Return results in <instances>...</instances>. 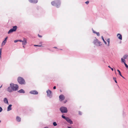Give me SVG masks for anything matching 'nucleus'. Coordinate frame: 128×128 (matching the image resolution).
<instances>
[{"mask_svg": "<svg viewBox=\"0 0 128 128\" xmlns=\"http://www.w3.org/2000/svg\"><path fill=\"white\" fill-rule=\"evenodd\" d=\"M18 41L20 42H22V41L21 40H18Z\"/></svg>", "mask_w": 128, "mask_h": 128, "instance_id": "37", "label": "nucleus"}, {"mask_svg": "<svg viewBox=\"0 0 128 128\" xmlns=\"http://www.w3.org/2000/svg\"><path fill=\"white\" fill-rule=\"evenodd\" d=\"M6 40H4L2 43V45H5V44L6 43Z\"/></svg>", "mask_w": 128, "mask_h": 128, "instance_id": "20", "label": "nucleus"}, {"mask_svg": "<svg viewBox=\"0 0 128 128\" xmlns=\"http://www.w3.org/2000/svg\"><path fill=\"white\" fill-rule=\"evenodd\" d=\"M122 76V77L123 78H124H124H124V76Z\"/></svg>", "mask_w": 128, "mask_h": 128, "instance_id": "44", "label": "nucleus"}, {"mask_svg": "<svg viewBox=\"0 0 128 128\" xmlns=\"http://www.w3.org/2000/svg\"><path fill=\"white\" fill-rule=\"evenodd\" d=\"M128 56L127 55H125L124 56L123 58L124 59H125L127 58Z\"/></svg>", "mask_w": 128, "mask_h": 128, "instance_id": "21", "label": "nucleus"}, {"mask_svg": "<svg viewBox=\"0 0 128 128\" xmlns=\"http://www.w3.org/2000/svg\"><path fill=\"white\" fill-rule=\"evenodd\" d=\"M79 114H81V112H79Z\"/></svg>", "mask_w": 128, "mask_h": 128, "instance_id": "43", "label": "nucleus"}, {"mask_svg": "<svg viewBox=\"0 0 128 128\" xmlns=\"http://www.w3.org/2000/svg\"><path fill=\"white\" fill-rule=\"evenodd\" d=\"M22 44L23 46L26 45L27 43V40L26 38H24L22 41Z\"/></svg>", "mask_w": 128, "mask_h": 128, "instance_id": "10", "label": "nucleus"}, {"mask_svg": "<svg viewBox=\"0 0 128 128\" xmlns=\"http://www.w3.org/2000/svg\"><path fill=\"white\" fill-rule=\"evenodd\" d=\"M89 3V1H87L86 2H85V3L87 4H88Z\"/></svg>", "mask_w": 128, "mask_h": 128, "instance_id": "34", "label": "nucleus"}, {"mask_svg": "<svg viewBox=\"0 0 128 128\" xmlns=\"http://www.w3.org/2000/svg\"><path fill=\"white\" fill-rule=\"evenodd\" d=\"M17 28V26H16L13 27V28H11L8 32V34H9L16 31Z\"/></svg>", "mask_w": 128, "mask_h": 128, "instance_id": "5", "label": "nucleus"}, {"mask_svg": "<svg viewBox=\"0 0 128 128\" xmlns=\"http://www.w3.org/2000/svg\"><path fill=\"white\" fill-rule=\"evenodd\" d=\"M62 118L64 119L65 120H66V118H67V117H66L65 116L63 115H62Z\"/></svg>", "mask_w": 128, "mask_h": 128, "instance_id": "26", "label": "nucleus"}, {"mask_svg": "<svg viewBox=\"0 0 128 128\" xmlns=\"http://www.w3.org/2000/svg\"><path fill=\"white\" fill-rule=\"evenodd\" d=\"M7 38H8V37H6V38H5V39L4 40H7Z\"/></svg>", "mask_w": 128, "mask_h": 128, "instance_id": "40", "label": "nucleus"}, {"mask_svg": "<svg viewBox=\"0 0 128 128\" xmlns=\"http://www.w3.org/2000/svg\"><path fill=\"white\" fill-rule=\"evenodd\" d=\"M61 4V1L60 0H55L51 2V4L52 5L56 6L57 8H59L60 7Z\"/></svg>", "mask_w": 128, "mask_h": 128, "instance_id": "1", "label": "nucleus"}, {"mask_svg": "<svg viewBox=\"0 0 128 128\" xmlns=\"http://www.w3.org/2000/svg\"><path fill=\"white\" fill-rule=\"evenodd\" d=\"M2 87V85L0 86V88H1Z\"/></svg>", "mask_w": 128, "mask_h": 128, "instance_id": "47", "label": "nucleus"}, {"mask_svg": "<svg viewBox=\"0 0 128 128\" xmlns=\"http://www.w3.org/2000/svg\"><path fill=\"white\" fill-rule=\"evenodd\" d=\"M60 110L62 113H67L68 112L66 108L64 107H61L60 108Z\"/></svg>", "mask_w": 128, "mask_h": 128, "instance_id": "4", "label": "nucleus"}, {"mask_svg": "<svg viewBox=\"0 0 128 128\" xmlns=\"http://www.w3.org/2000/svg\"><path fill=\"white\" fill-rule=\"evenodd\" d=\"M1 120H0V122H1Z\"/></svg>", "mask_w": 128, "mask_h": 128, "instance_id": "50", "label": "nucleus"}, {"mask_svg": "<svg viewBox=\"0 0 128 128\" xmlns=\"http://www.w3.org/2000/svg\"><path fill=\"white\" fill-rule=\"evenodd\" d=\"M12 105L11 104L9 105L8 106V107L7 108V111H9L10 110H12V108H11V106H12Z\"/></svg>", "mask_w": 128, "mask_h": 128, "instance_id": "15", "label": "nucleus"}, {"mask_svg": "<svg viewBox=\"0 0 128 128\" xmlns=\"http://www.w3.org/2000/svg\"><path fill=\"white\" fill-rule=\"evenodd\" d=\"M18 82L21 84H24L26 82L22 78L19 77L18 78Z\"/></svg>", "mask_w": 128, "mask_h": 128, "instance_id": "2", "label": "nucleus"}, {"mask_svg": "<svg viewBox=\"0 0 128 128\" xmlns=\"http://www.w3.org/2000/svg\"><path fill=\"white\" fill-rule=\"evenodd\" d=\"M113 79L115 81V82L116 83H117V82L116 80V78L114 77L113 78Z\"/></svg>", "mask_w": 128, "mask_h": 128, "instance_id": "27", "label": "nucleus"}, {"mask_svg": "<svg viewBox=\"0 0 128 128\" xmlns=\"http://www.w3.org/2000/svg\"><path fill=\"white\" fill-rule=\"evenodd\" d=\"M23 47L24 48H25V47L24 46H23Z\"/></svg>", "mask_w": 128, "mask_h": 128, "instance_id": "48", "label": "nucleus"}, {"mask_svg": "<svg viewBox=\"0 0 128 128\" xmlns=\"http://www.w3.org/2000/svg\"><path fill=\"white\" fill-rule=\"evenodd\" d=\"M117 36L118 38L120 40H122V36L121 34H117Z\"/></svg>", "mask_w": 128, "mask_h": 128, "instance_id": "11", "label": "nucleus"}, {"mask_svg": "<svg viewBox=\"0 0 128 128\" xmlns=\"http://www.w3.org/2000/svg\"><path fill=\"white\" fill-rule=\"evenodd\" d=\"M16 120L18 122H20L21 120V118L19 116H17L16 117Z\"/></svg>", "mask_w": 128, "mask_h": 128, "instance_id": "17", "label": "nucleus"}, {"mask_svg": "<svg viewBox=\"0 0 128 128\" xmlns=\"http://www.w3.org/2000/svg\"><path fill=\"white\" fill-rule=\"evenodd\" d=\"M10 86L13 91L17 90H18V86L17 84H10Z\"/></svg>", "mask_w": 128, "mask_h": 128, "instance_id": "3", "label": "nucleus"}, {"mask_svg": "<svg viewBox=\"0 0 128 128\" xmlns=\"http://www.w3.org/2000/svg\"><path fill=\"white\" fill-rule=\"evenodd\" d=\"M108 67L110 68H111L109 66H108Z\"/></svg>", "mask_w": 128, "mask_h": 128, "instance_id": "45", "label": "nucleus"}, {"mask_svg": "<svg viewBox=\"0 0 128 128\" xmlns=\"http://www.w3.org/2000/svg\"><path fill=\"white\" fill-rule=\"evenodd\" d=\"M117 71L118 72L120 75L121 76H122V75L121 74V73L120 72V70H117Z\"/></svg>", "mask_w": 128, "mask_h": 128, "instance_id": "25", "label": "nucleus"}, {"mask_svg": "<svg viewBox=\"0 0 128 128\" xmlns=\"http://www.w3.org/2000/svg\"><path fill=\"white\" fill-rule=\"evenodd\" d=\"M92 31H93V32L94 33L96 34V33L97 32H96L94 30H92Z\"/></svg>", "mask_w": 128, "mask_h": 128, "instance_id": "36", "label": "nucleus"}, {"mask_svg": "<svg viewBox=\"0 0 128 128\" xmlns=\"http://www.w3.org/2000/svg\"><path fill=\"white\" fill-rule=\"evenodd\" d=\"M68 123H69L70 124H73L71 120L68 118L67 117L66 120Z\"/></svg>", "mask_w": 128, "mask_h": 128, "instance_id": "7", "label": "nucleus"}, {"mask_svg": "<svg viewBox=\"0 0 128 128\" xmlns=\"http://www.w3.org/2000/svg\"><path fill=\"white\" fill-rule=\"evenodd\" d=\"M54 48H57L56 47H54Z\"/></svg>", "mask_w": 128, "mask_h": 128, "instance_id": "42", "label": "nucleus"}, {"mask_svg": "<svg viewBox=\"0 0 128 128\" xmlns=\"http://www.w3.org/2000/svg\"><path fill=\"white\" fill-rule=\"evenodd\" d=\"M124 64L126 68H128V65L125 63Z\"/></svg>", "mask_w": 128, "mask_h": 128, "instance_id": "32", "label": "nucleus"}, {"mask_svg": "<svg viewBox=\"0 0 128 128\" xmlns=\"http://www.w3.org/2000/svg\"><path fill=\"white\" fill-rule=\"evenodd\" d=\"M66 102H67V101H66H66H65L64 102V103H66Z\"/></svg>", "mask_w": 128, "mask_h": 128, "instance_id": "46", "label": "nucleus"}, {"mask_svg": "<svg viewBox=\"0 0 128 128\" xmlns=\"http://www.w3.org/2000/svg\"><path fill=\"white\" fill-rule=\"evenodd\" d=\"M99 41L97 39H95L93 41V43L96 45Z\"/></svg>", "mask_w": 128, "mask_h": 128, "instance_id": "13", "label": "nucleus"}, {"mask_svg": "<svg viewBox=\"0 0 128 128\" xmlns=\"http://www.w3.org/2000/svg\"><path fill=\"white\" fill-rule=\"evenodd\" d=\"M56 86H54V87H53V89H56Z\"/></svg>", "mask_w": 128, "mask_h": 128, "instance_id": "38", "label": "nucleus"}, {"mask_svg": "<svg viewBox=\"0 0 128 128\" xmlns=\"http://www.w3.org/2000/svg\"><path fill=\"white\" fill-rule=\"evenodd\" d=\"M53 124L54 126H56L57 125V124L56 122H54L53 123Z\"/></svg>", "mask_w": 128, "mask_h": 128, "instance_id": "28", "label": "nucleus"}, {"mask_svg": "<svg viewBox=\"0 0 128 128\" xmlns=\"http://www.w3.org/2000/svg\"><path fill=\"white\" fill-rule=\"evenodd\" d=\"M121 60H122V62H123L124 63H125V59H124V58H121Z\"/></svg>", "mask_w": 128, "mask_h": 128, "instance_id": "22", "label": "nucleus"}, {"mask_svg": "<svg viewBox=\"0 0 128 128\" xmlns=\"http://www.w3.org/2000/svg\"><path fill=\"white\" fill-rule=\"evenodd\" d=\"M30 93L32 94H38V92L36 90H33L30 92Z\"/></svg>", "mask_w": 128, "mask_h": 128, "instance_id": "8", "label": "nucleus"}, {"mask_svg": "<svg viewBox=\"0 0 128 128\" xmlns=\"http://www.w3.org/2000/svg\"><path fill=\"white\" fill-rule=\"evenodd\" d=\"M97 35L98 36H100V34L99 32H96V33Z\"/></svg>", "mask_w": 128, "mask_h": 128, "instance_id": "29", "label": "nucleus"}, {"mask_svg": "<svg viewBox=\"0 0 128 128\" xmlns=\"http://www.w3.org/2000/svg\"><path fill=\"white\" fill-rule=\"evenodd\" d=\"M18 41V40H14V42L16 43Z\"/></svg>", "mask_w": 128, "mask_h": 128, "instance_id": "35", "label": "nucleus"}, {"mask_svg": "<svg viewBox=\"0 0 128 128\" xmlns=\"http://www.w3.org/2000/svg\"><path fill=\"white\" fill-rule=\"evenodd\" d=\"M107 42L108 43V46H109L110 42V39L108 38L107 39Z\"/></svg>", "mask_w": 128, "mask_h": 128, "instance_id": "23", "label": "nucleus"}, {"mask_svg": "<svg viewBox=\"0 0 128 128\" xmlns=\"http://www.w3.org/2000/svg\"><path fill=\"white\" fill-rule=\"evenodd\" d=\"M18 92H19L21 93H24L25 92L24 90L22 89H21L19 90Z\"/></svg>", "mask_w": 128, "mask_h": 128, "instance_id": "18", "label": "nucleus"}, {"mask_svg": "<svg viewBox=\"0 0 128 128\" xmlns=\"http://www.w3.org/2000/svg\"><path fill=\"white\" fill-rule=\"evenodd\" d=\"M4 101L5 103L8 104V100L6 98H4Z\"/></svg>", "mask_w": 128, "mask_h": 128, "instance_id": "16", "label": "nucleus"}, {"mask_svg": "<svg viewBox=\"0 0 128 128\" xmlns=\"http://www.w3.org/2000/svg\"><path fill=\"white\" fill-rule=\"evenodd\" d=\"M60 92H62V91L61 90H60Z\"/></svg>", "mask_w": 128, "mask_h": 128, "instance_id": "49", "label": "nucleus"}, {"mask_svg": "<svg viewBox=\"0 0 128 128\" xmlns=\"http://www.w3.org/2000/svg\"><path fill=\"white\" fill-rule=\"evenodd\" d=\"M47 93V95L48 96L50 97L52 96L51 92L50 90H48L46 91Z\"/></svg>", "mask_w": 128, "mask_h": 128, "instance_id": "9", "label": "nucleus"}, {"mask_svg": "<svg viewBox=\"0 0 128 128\" xmlns=\"http://www.w3.org/2000/svg\"><path fill=\"white\" fill-rule=\"evenodd\" d=\"M101 37L102 38V40H103L104 42V43L105 44H106V42L105 41V40H104V38H103V37L102 36Z\"/></svg>", "mask_w": 128, "mask_h": 128, "instance_id": "24", "label": "nucleus"}, {"mask_svg": "<svg viewBox=\"0 0 128 128\" xmlns=\"http://www.w3.org/2000/svg\"><path fill=\"white\" fill-rule=\"evenodd\" d=\"M38 36L39 37H42V36H40V35L39 34H38Z\"/></svg>", "mask_w": 128, "mask_h": 128, "instance_id": "39", "label": "nucleus"}, {"mask_svg": "<svg viewBox=\"0 0 128 128\" xmlns=\"http://www.w3.org/2000/svg\"><path fill=\"white\" fill-rule=\"evenodd\" d=\"M29 1L30 2L33 3H36L38 2L37 0H29Z\"/></svg>", "mask_w": 128, "mask_h": 128, "instance_id": "12", "label": "nucleus"}, {"mask_svg": "<svg viewBox=\"0 0 128 128\" xmlns=\"http://www.w3.org/2000/svg\"><path fill=\"white\" fill-rule=\"evenodd\" d=\"M102 45L101 42H100V41H98L97 44L96 45V46H100Z\"/></svg>", "mask_w": 128, "mask_h": 128, "instance_id": "19", "label": "nucleus"}, {"mask_svg": "<svg viewBox=\"0 0 128 128\" xmlns=\"http://www.w3.org/2000/svg\"><path fill=\"white\" fill-rule=\"evenodd\" d=\"M1 52H2V49H0V58L1 57Z\"/></svg>", "mask_w": 128, "mask_h": 128, "instance_id": "30", "label": "nucleus"}, {"mask_svg": "<svg viewBox=\"0 0 128 128\" xmlns=\"http://www.w3.org/2000/svg\"><path fill=\"white\" fill-rule=\"evenodd\" d=\"M7 90L10 92H12V91H13L10 86V87H9L7 89Z\"/></svg>", "mask_w": 128, "mask_h": 128, "instance_id": "14", "label": "nucleus"}, {"mask_svg": "<svg viewBox=\"0 0 128 128\" xmlns=\"http://www.w3.org/2000/svg\"><path fill=\"white\" fill-rule=\"evenodd\" d=\"M2 107L0 106V112H2Z\"/></svg>", "mask_w": 128, "mask_h": 128, "instance_id": "33", "label": "nucleus"}, {"mask_svg": "<svg viewBox=\"0 0 128 128\" xmlns=\"http://www.w3.org/2000/svg\"><path fill=\"white\" fill-rule=\"evenodd\" d=\"M42 45H34V46H40L41 47L42 46Z\"/></svg>", "mask_w": 128, "mask_h": 128, "instance_id": "31", "label": "nucleus"}, {"mask_svg": "<svg viewBox=\"0 0 128 128\" xmlns=\"http://www.w3.org/2000/svg\"><path fill=\"white\" fill-rule=\"evenodd\" d=\"M60 100V101H62L64 100L65 99V97L64 96L62 95L61 94L60 96H59Z\"/></svg>", "mask_w": 128, "mask_h": 128, "instance_id": "6", "label": "nucleus"}, {"mask_svg": "<svg viewBox=\"0 0 128 128\" xmlns=\"http://www.w3.org/2000/svg\"><path fill=\"white\" fill-rule=\"evenodd\" d=\"M110 68L111 69V70H112V71H113V70H114V69H113V68Z\"/></svg>", "mask_w": 128, "mask_h": 128, "instance_id": "41", "label": "nucleus"}]
</instances>
